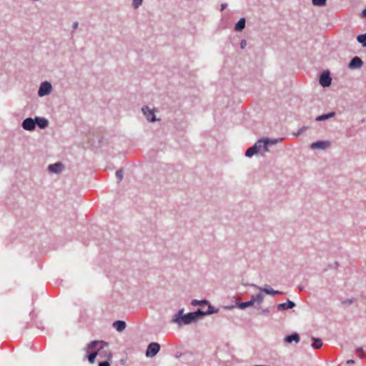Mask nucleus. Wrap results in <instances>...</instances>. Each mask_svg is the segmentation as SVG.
<instances>
[{
	"mask_svg": "<svg viewBox=\"0 0 366 366\" xmlns=\"http://www.w3.org/2000/svg\"><path fill=\"white\" fill-rule=\"evenodd\" d=\"M184 309H179L177 312L174 315L172 319V323H176L180 327L183 325H188L192 323L197 322L199 320L202 319L201 316L200 308H198L194 312H189L186 314L184 313Z\"/></svg>",
	"mask_w": 366,
	"mask_h": 366,
	"instance_id": "nucleus-1",
	"label": "nucleus"
},
{
	"mask_svg": "<svg viewBox=\"0 0 366 366\" xmlns=\"http://www.w3.org/2000/svg\"><path fill=\"white\" fill-rule=\"evenodd\" d=\"M109 347V343L103 340H92L86 347V357L90 364L95 362L97 355L103 357L107 352L105 348Z\"/></svg>",
	"mask_w": 366,
	"mask_h": 366,
	"instance_id": "nucleus-2",
	"label": "nucleus"
},
{
	"mask_svg": "<svg viewBox=\"0 0 366 366\" xmlns=\"http://www.w3.org/2000/svg\"><path fill=\"white\" fill-rule=\"evenodd\" d=\"M319 83L324 88L329 87L331 85L332 77L329 70H323L320 73L319 77Z\"/></svg>",
	"mask_w": 366,
	"mask_h": 366,
	"instance_id": "nucleus-3",
	"label": "nucleus"
},
{
	"mask_svg": "<svg viewBox=\"0 0 366 366\" xmlns=\"http://www.w3.org/2000/svg\"><path fill=\"white\" fill-rule=\"evenodd\" d=\"M249 285L251 287L257 288L259 291H261L262 292H263L266 295H272V296L284 295L283 292L280 291V290H274L273 288H272L268 285H264V287H260L255 284H251Z\"/></svg>",
	"mask_w": 366,
	"mask_h": 366,
	"instance_id": "nucleus-4",
	"label": "nucleus"
},
{
	"mask_svg": "<svg viewBox=\"0 0 366 366\" xmlns=\"http://www.w3.org/2000/svg\"><path fill=\"white\" fill-rule=\"evenodd\" d=\"M161 346L158 342H152L147 345V348L145 352L147 357H154L159 352Z\"/></svg>",
	"mask_w": 366,
	"mask_h": 366,
	"instance_id": "nucleus-5",
	"label": "nucleus"
},
{
	"mask_svg": "<svg viewBox=\"0 0 366 366\" xmlns=\"http://www.w3.org/2000/svg\"><path fill=\"white\" fill-rule=\"evenodd\" d=\"M52 91V85L49 81H44L41 83L39 90L38 96L44 97L49 95Z\"/></svg>",
	"mask_w": 366,
	"mask_h": 366,
	"instance_id": "nucleus-6",
	"label": "nucleus"
},
{
	"mask_svg": "<svg viewBox=\"0 0 366 366\" xmlns=\"http://www.w3.org/2000/svg\"><path fill=\"white\" fill-rule=\"evenodd\" d=\"M331 146V142L329 140H317L316 142H312L310 147L311 149H326Z\"/></svg>",
	"mask_w": 366,
	"mask_h": 366,
	"instance_id": "nucleus-7",
	"label": "nucleus"
},
{
	"mask_svg": "<svg viewBox=\"0 0 366 366\" xmlns=\"http://www.w3.org/2000/svg\"><path fill=\"white\" fill-rule=\"evenodd\" d=\"M21 127L26 131H34L36 129L35 117H27L21 123Z\"/></svg>",
	"mask_w": 366,
	"mask_h": 366,
	"instance_id": "nucleus-8",
	"label": "nucleus"
},
{
	"mask_svg": "<svg viewBox=\"0 0 366 366\" xmlns=\"http://www.w3.org/2000/svg\"><path fill=\"white\" fill-rule=\"evenodd\" d=\"M142 111L149 122H155L157 121L154 110L151 109L148 106H143Z\"/></svg>",
	"mask_w": 366,
	"mask_h": 366,
	"instance_id": "nucleus-9",
	"label": "nucleus"
},
{
	"mask_svg": "<svg viewBox=\"0 0 366 366\" xmlns=\"http://www.w3.org/2000/svg\"><path fill=\"white\" fill-rule=\"evenodd\" d=\"M363 61L357 56H355L351 59L348 64V68L350 69H357L362 66Z\"/></svg>",
	"mask_w": 366,
	"mask_h": 366,
	"instance_id": "nucleus-10",
	"label": "nucleus"
},
{
	"mask_svg": "<svg viewBox=\"0 0 366 366\" xmlns=\"http://www.w3.org/2000/svg\"><path fill=\"white\" fill-rule=\"evenodd\" d=\"M295 307V302L289 299H287L286 302L277 304L276 306L278 311H285L290 309H293Z\"/></svg>",
	"mask_w": 366,
	"mask_h": 366,
	"instance_id": "nucleus-11",
	"label": "nucleus"
},
{
	"mask_svg": "<svg viewBox=\"0 0 366 366\" xmlns=\"http://www.w3.org/2000/svg\"><path fill=\"white\" fill-rule=\"evenodd\" d=\"M260 152L259 145L258 141H257L252 147H249L245 152V156L251 158L254 155L257 154Z\"/></svg>",
	"mask_w": 366,
	"mask_h": 366,
	"instance_id": "nucleus-12",
	"label": "nucleus"
},
{
	"mask_svg": "<svg viewBox=\"0 0 366 366\" xmlns=\"http://www.w3.org/2000/svg\"><path fill=\"white\" fill-rule=\"evenodd\" d=\"M64 168V164L61 162H57L54 164H51L48 166V171L53 174H59Z\"/></svg>",
	"mask_w": 366,
	"mask_h": 366,
	"instance_id": "nucleus-13",
	"label": "nucleus"
},
{
	"mask_svg": "<svg viewBox=\"0 0 366 366\" xmlns=\"http://www.w3.org/2000/svg\"><path fill=\"white\" fill-rule=\"evenodd\" d=\"M300 341V336L299 333L297 332H294L290 335H286L284 337V342L287 344H291L293 342L295 343H299Z\"/></svg>",
	"mask_w": 366,
	"mask_h": 366,
	"instance_id": "nucleus-14",
	"label": "nucleus"
},
{
	"mask_svg": "<svg viewBox=\"0 0 366 366\" xmlns=\"http://www.w3.org/2000/svg\"><path fill=\"white\" fill-rule=\"evenodd\" d=\"M36 127H38L39 129H46L49 127V120L45 117H35Z\"/></svg>",
	"mask_w": 366,
	"mask_h": 366,
	"instance_id": "nucleus-15",
	"label": "nucleus"
},
{
	"mask_svg": "<svg viewBox=\"0 0 366 366\" xmlns=\"http://www.w3.org/2000/svg\"><path fill=\"white\" fill-rule=\"evenodd\" d=\"M235 305L240 310H245L247 307H252L254 304V300L251 297L250 300L246 302L235 301Z\"/></svg>",
	"mask_w": 366,
	"mask_h": 366,
	"instance_id": "nucleus-16",
	"label": "nucleus"
},
{
	"mask_svg": "<svg viewBox=\"0 0 366 366\" xmlns=\"http://www.w3.org/2000/svg\"><path fill=\"white\" fill-rule=\"evenodd\" d=\"M207 305L208 308H207V310L206 311H204L202 309H200V312L202 313L201 316H202V318L204 316L216 314V313H217L219 312V309L215 307H214L210 303H209V305Z\"/></svg>",
	"mask_w": 366,
	"mask_h": 366,
	"instance_id": "nucleus-17",
	"label": "nucleus"
},
{
	"mask_svg": "<svg viewBox=\"0 0 366 366\" xmlns=\"http://www.w3.org/2000/svg\"><path fill=\"white\" fill-rule=\"evenodd\" d=\"M112 325H113V327L115 328V330L119 332L124 330L127 327L126 322L124 320H115L113 322Z\"/></svg>",
	"mask_w": 366,
	"mask_h": 366,
	"instance_id": "nucleus-18",
	"label": "nucleus"
},
{
	"mask_svg": "<svg viewBox=\"0 0 366 366\" xmlns=\"http://www.w3.org/2000/svg\"><path fill=\"white\" fill-rule=\"evenodd\" d=\"M246 25V19L244 17H242L239 19V21L234 24V30L237 32H241L244 30Z\"/></svg>",
	"mask_w": 366,
	"mask_h": 366,
	"instance_id": "nucleus-19",
	"label": "nucleus"
},
{
	"mask_svg": "<svg viewBox=\"0 0 366 366\" xmlns=\"http://www.w3.org/2000/svg\"><path fill=\"white\" fill-rule=\"evenodd\" d=\"M257 141L259 145L260 152H268V147L269 145L267 143V141H269V137H262L259 139Z\"/></svg>",
	"mask_w": 366,
	"mask_h": 366,
	"instance_id": "nucleus-20",
	"label": "nucleus"
},
{
	"mask_svg": "<svg viewBox=\"0 0 366 366\" xmlns=\"http://www.w3.org/2000/svg\"><path fill=\"white\" fill-rule=\"evenodd\" d=\"M107 350V352L103 355V357H107V360L99 362L98 366H110L112 358V353L109 350Z\"/></svg>",
	"mask_w": 366,
	"mask_h": 366,
	"instance_id": "nucleus-21",
	"label": "nucleus"
},
{
	"mask_svg": "<svg viewBox=\"0 0 366 366\" xmlns=\"http://www.w3.org/2000/svg\"><path fill=\"white\" fill-rule=\"evenodd\" d=\"M335 115H336L335 112H330L328 113L322 114L321 115H318L315 118V121H317V122L325 121V120H327L329 119L334 117Z\"/></svg>",
	"mask_w": 366,
	"mask_h": 366,
	"instance_id": "nucleus-22",
	"label": "nucleus"
},
{
	"mask_svg": "<svg viewBox=\"0 0 366 366\" xmlns=\"http://www.w3.org/2000/svg\"><path fill=\"white\" fill-rule=\"evenodd\" d=\"M312 347L313 349L318 350L322 347L323 343L320 338L312 337Z\"/></svg>",
	"mask_w": 366,
	"mask_h": 366,
	"instance_id": "nucleus-23",
	"label": "nucleus"
},
{
	"mask_svg": "<svg viewBox=\"0 0 366 366\" xmlns=\"http://www.w3.org/2000/svg\"><path fill=\"white\" fill-rule=\"evenodd\" d=\"M191 305L192 306L207 305H209V301L206 299L201 300H192L191 301Z\"/></svg>",
	"mask_w": 366,
	"mask_h": 366,
	"instance_id": "nucleus-24",
	"label": "nucleus"
},
{
	"mask_svg": "<svg viewBox=\"0 0 366 366\" xmlns=\"http://www.w3.org/2000/svg\"><path fill=\"white\" fill-rule=\"evenodd\" d=\"M261 291L257 293L256 295H252V297L254 300V302L258 304H261L264 300V295Z\"/></svg>",
	"mask_w": 366,
	"mask_h": 366,
	"instance_id": "nucleus-25",
	"label": "nucleus"
},
{
	"mask_svg": "<svg viewBox=\"0 0 366 366\" xmlns=\"http://www.w3.org/2000/svg\"><path fill=\"white\" fill-rule=\"evenodd\" d=\"M357 41L361 44L362 47H366V33L358 35L357 36Z\"/></svg>",
	"mask_w": 366,
	"mask_h": 366,
	"instance_id": "nucleus-26",
	"label": "nucleus"
},
{
	"mask_svg": "<svg viewBox=\"0 0 366 366\" xmlns=\"http://www.w3.org/2000/svg\"><path fill=\"white\" fill-rule=\"evenodd\" d=\"M327 0H312V4L315 6L323 7L327 5Z\"/></svg>",
	"mask_w": 366,
	"mask_h": 366,
	"instance_id": "nucleus-27",
	"label": "nucleus"
},
{
	"mask_svg": "<svg viewBox=\"0 0 366 366\" xmlns=\"http://www.w3.org/2000/svg\"><path fill=\"white\" fill-rule=\"evenodd\" d=\"M115 175H116V178H117V182L119 183L120 182L122 181L123 179V177H124V170L122 168L117 170L116 173H115Z\"/></svg>",
	"mask_w": 366,
	"mask_h": 366,
	"instance_id": "nucleus-28",
	"label": "nucleus"
},
{
	"mask_svg": "<svg viewBox=\"0 0 366 366\" xmlns=\"http://www.w3.org/2000/svg\"><path fill=\"white\" fill-rule=\"evenodd\" d=\"M356 354L359 356L360 359L366 358V354L365 353L363 348L362 347H359L356 349Z\"/></svg>",
	"mask_w": 366,
	"mask_h": 366,
	"instance_id": "nucleus-29",
	"label": "nucleus"
},
{
	"mask_svg": "<svg viewBox=\"0 0 366 366\" xmlns=\"http://www.w3.org/2000/svg\"><path fill=\"white\" fill-rule=\"evenodd\" d=\"M143 0H132V6L138 9L142 4Z\"/></svg>",
	"mask_w": 366,
	"mask_h": 366,
	"instance_id": "nucleus-30",
	"label": "nucleus"
},
{
	"mask_svg": "<svg viewBox=\"0 0 366 366\" xmlns=\"http://www.w3.org/2000/svg\"><path fill=\"white\" fill-rule=\"evenodd\" d=\"M282 140V138H279V139H271V138H269V141H267V143L269 144V146H272V145H274L275 144H277V142H280Z\"/></svg>",
	"mask_w": 366,
	"mask_h": 366,
	"instance_id": "nucleus-31",
	"label": "nucleus"
},
{
	"mask_svg": "<svg viewBox=\"0 0 366 366\" xmlns=\"http://www.w3.org/2000/svg\"><path fill=\"white\" fill-rule=\"evenodd\" d=\"M308 129V127H306V126H302V127H300L298 131L295 134V135L296 137H298L300 136L302 132H304L305 131H306L307 129Z\"/></svg>",
	"mask_w": 366,
	"mask_h": 366,
	"instance_id": "nucleus-32",
	"label": "nucleus"
},
{
	"mask_svg": "<svg viewBox=\"0 0 366 366\" xmlns=\"http://www.w3.org/2000/svg\"><path fill=\"white\" fill-rule=\"evenodd\" d=\"M247 46V41L245 39H242L239 44V46L242 49H244Z\"/></svg>",
	"mask_w": 366,
	"mask_h": 366,
	"instance_id": "nucleus-33",
	"label": "nucleus"
},
{
	"mask_svg": "<svg viewBox=\"0 0 366 366\" xmlns=\"http://www.w3.org/2000/svg\"><path fill=\"white\" fill-rule=\"evenodd\" d=\"M269 313V308L262 309L261 312H260V314L264 315H268Z\"/></svg>",
	"mask_w": 366,
	"mask_h": 366,
	"instance_id": "nucleus-34",
	"label": "nucleus"
},
{
	"mask_svg": "<svg viewBox=\"0 0 366 366\" xmlns=\"http://www.w3.org/2000/svg\"><path fill=\"white\" fill-rule=\"evenodd\" d=\"M353 302V300L351 299H346L344 301H342V304L350 305Z\"/></svg>",
	"mask_w": 366,
	"mask_h": 366,
	"instance_id": "nucleus-35",
	"label": "nucleus"
},
{
	"mask_svg": "<svg viewBox=\"0 0 366 366\" xmlns=\"http://www.w3.org/2000/svg\"><path fill=\"white\" fill-rule=\"evenodd\" d=\"M227 7V4L224 3L221 4L220 11H224Z\"/></svg>",
	"mask_w": 366,
	"mask_h": 366,
	"instance_id": "nucleus-36",
	"label": "nucleus"
},
{
	"mask_svg": "<svg viewBox=\"0 0 366 366\" xmlns=\"http://www.w3.org/2000/svg\"><path fill=\"white\" fill-rule=\"evenodd\" d=\"M78 26H79V23H78L77 21H74V22L73 23V24H72V28H73V29H77Z\"/></svg>",
	"mask_w": 366,
	"mask_h": 366,
	"instance_id": "nucleus-37",
	"label": "nucleus"
},
{
	"mask_svg": "<svg viewBox=\"0 0 366 366\" xmlns=\"http://www.w3.org/2000/svg\"><path fill=\"white\" fill-rule=\"evenodd\" d=\"M235 304L234 305H227L226 307H224L225 309L227 310H232L233 309L234 307H235Z\"/></svg>",
	"mask_w": 366,
	"mask_h": 366,
	"instance_id": "nucleus-38",
	"label": "nucleus"
},
{
	"mask_svg": "<svg viewBox=\"0 0 366 366\" xmlns=\"http://www.w3.org/2000/svg\"><path fill=\"white\" fill-rule=\"evenodd\" d=\"M361 16L362 17H366V7L362 11Z\"/></svg>",
	"mask_w": 366,
	"mask_h": 366,
	"instance_id": "nucleus-39",
	"label": "nucleus"
},
{
	"mask_svg": "<svg viewBox=\"0 0 366 366\" xmlns=\"http://www.w3.org/2000/svg\"><path fill=\"white\" fill-rule=\"evenodd\" d=\"M347 365H352V364H355V360H348L347 361Z\"/></svg>",
	"mask_w": 366,
	"mask_h": 366,
	"instance_id": "nucleus-40",
	"label": "nucleus"
},
{
	"mask_svg": "<svg viewBox=\"0 0 366 366\" xmlns=\"http://www.w3.org/2000/svg\"><path fill=\"white\" fill-rule=\"evenodd\" d=\"M334 264H335V268H337V267H339V265H340V264H339V263H338L337 262H335L334 263Z\"/></svg>",
	"mask_w": 366,
	"mask_h": 366,
	"instance_id": "nucleus-41",
	"label": "nucleus"
},
{
	"mask_svg": "<svg viewBox=\"0 0 366 366\" xmlns=\"http://www.w3.org/2000/svg\"><path fill=\"white\" fill-rule=\"evenodd\" d=\"M182 354L181 352H180V353H178V352H177V353L176 354V357H181V356H182Z\"/></svg>",
	"mask_w": 366,
	"mask_h": 366,
	"instance_id": "nucleus-42",
	"label": "nucleus"
}]
</instances>
